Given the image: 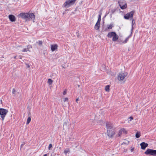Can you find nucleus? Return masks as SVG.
<instances>
[{
    "instance_id": "obj_1",
    "label": "nucleus",
    "mask_w": 156,
    "mask_h": 156,
    "mask_svg": "<svg viewBox=\"0 0 156 156\" xmlns=\"http://www.w3.org/2000/svg\"><path fill=\"white\" fill-rule=\"evenodd\" d=\"M20 16L21 18L25 20L26 21H28L30 20L34 21L35 19V15L33 13H22L20 14Z\"/></svg>"
},
{
    "instance_id": "obj_2",
    "label": "nucleus",
    "mask_w": 156,
    "mask_h": 156,
    "mask_svg": "<svg viewBox=\"0 0 156 156\" xmlns=\"http://www.w3.org/2000/svg\"><path fill=\"white\" fill-rule=\"evenodd\" d=\"M76 0H66L63 5V7L68 8L74 5Z\"/></svg>"
},
{
    "instance_id": "obj_3",
    "label": "nucleus",
    "mask_w": 156,
    "mask_h": 156,
    "mask_svg": "<svg viewBox=\"0 0 156 156\" xmlns=\"http://www.w3.org/2000/svg\"><path fill=\"white\" fill-rule=\"evenodd\" d=\"M8 112L7 110L3 108H0V115L2 120H4Z\"/></svg>"
},
{
    "instance_id": "obj_4",
    "label": "nucleus",
    "mask_w": 156,
    "mask_h": 156,
    "mask_svg": "<svg viewBox=\"0 0 156 156\" xmlns=\"http://www.w3.org/2000/svg\"><path fill=\"white\" fill-rule=\"evenodd\" d=\"M144 154L146 155L155 156H156V150L148 149L145 151Z\"/></svg>"
},
{
    "instance_id": "obj_5",
    "label": "nucleus",
    "mask_w": 156,
    "mask_h": 156,
    "mask_svg": "<svg viewBox=\"0 0 156 156\" xmlns=\"http://www.w3.org/2000/svg\"><path fill=\"white\" fill-rule=\"evenodd\" d=\"M127 75L126 72H121L119 73L118 75V79L119 80H123Z\"/></svg>"
},
{
    "instance_id": "obj_6",
    "label": "nucleus",
    "mask_w": 156,
    "mask_h": 156,
    "mask_svg": "<svg viewBox=\"0 0 156 156\" xmlns=\"http://www.w3.org/2000/svg\"><path fill=\"white\" fill-rule=\"evenodd\" d=\"M134 13V12L132 11L129 13L126 14L124 16L125 19L128 20L129 18H133Z\"/></svg>"
},
{
    "instance_id": "obj_7",
    "label": "nucleus",
    "mask_w": 156,
    "mask_h": 156,
    "mask_svg": "<svg viewBox=\"0 0 156 156\" xmlns=\"http://www.w3.org/2000/svg\"><path fill=\"white\" fill-rule=\"evenodd\" d=\"M106 127L107 131L114 129H113V125L112 123L109 122H107L106 124Z\"/></svg>"
},
{
    "instance_id": "obj_8",
    "label": "nucleus",
    "mask_w": 156,
    "mask_h": 156,
    "mask_svg": "<svg viewBox=\"0 0 156 156\" xmlns=\"http://www.w3.org/2000/svg\"><path fill=\"white\" fill-rule=\"evenodd\" d=\"M17 48L19 50H20L23 52H26L28 51H30L29 50V49L30 48H31V47L30 46H27V48H25L24 49H22V47L21 46H18Z\"/></svg>"
},
{
    "instance_id": "obj_9",
    "label": "nucleus",
    "mask_w": 156,
    "mask_h": 156,
    "mask_svg": "<svg viewBox=\"0 0 156 156\" xmlns=\"http://www.w3.org/2000/svg\"><path fill=\"white\" fill-rule=\"evenodd\" d=\"M122 133L126 134L127 133V132L124 129H121L119 130L118 134L116 135V137L120 136Z\"/></svg>"
},
{
    "instance_id": "obj_10",
    "label": "nucleus",
    "mask_w": 156,
    "mask_h": 156,
    "mask_svg": "<svg viewBox=\"0 0 156 156\" xmlns=\"http://www.w3.org/2000/svg\"><path fill=\"white\" fill-rule=\"evenodd\" d=\"M115 133L114 130H110L109 131H107V135L109 137L111 138L114 135Z\"/></svg>"
},
{
    "instance_id": "obj_11",
    "label": "nucleus",
    "mask_w": 156,
    "mask_h": 156,
    "mask_svg": "<svg viewBox=\"0 0 156 156\" xmlns=\"http://www.w3.org/2000/svg\"><path fill=\"white\" fill-rule=\"evenodd\" d=\"M141 148L143 150H144L148 146V144L144 142H143L140 144Z\"/></svg>"
},
{
    "instance_id": "obj_12",
    "label": "nucleus",
    "mask_w": 156,
    "mask_h": 156,
    "mask_svg": "<svg viewBox=\"0 0 156 156\" xmlns=\"http://www.w3.org/2000/svg\"><path fill=\"white\" fill-rule=\"evenodd\" d=\"M58 45L56 44H51V51H53L57 49Z\"/></svg>"
},
{
    "instance_id": "obj_13",
    "label": "nucleus",
    "mask_w": 156,
    "mask_h": 156,
    "mask_svg": "<svg viewBox=\"0 0 156 156\" xmlns=\"http://www.w3.org/2000/svg\"><path fill=\"white\" fill-rule=\"evenodd\" d=\"M9 18L11 22H14L16 21V18L15 16L12 15H9Z\"/></svg>"
},
{
    "instance_id": "obj_14",
    "label": "nucleus",
    "mask_w": 156,
    "mask_h": 156,
    "mask_svg": "<svg viewBox=\"0 0 156 156\" xmlns=\"http://www.w3.org/2000/svg\"><path fill=\"white\" fill-rule=\"evenodd\" d=\"M100 23L97 22L96 23L95 26H94V28L96 30H98L99 29L100 27Z\"/></svg>"
},
{
    "instance_id": "obj_15",
    "label": "nucleus",
    "mask_w": 156,
    "mask_h": 156,
    "mask_svg": "<svg viewBox=\"0 0 156 156\" xmlns=\"http://www.w3.org/2000/svg\"><path fill=\"white\" fill-rule=\"evenodd\" d=\"M118 38L119 37L118 35H117L116 33H115L112 39V41H116L118 39Z\"/></svg>"
},
{
    "instance_id": "obj_16",
    "label": "nucleus",
    "mask_w": 156,
    "mask_h": 156,
    "mask_svg": "<svg viewBox=\"0 0 156 156\" xmlns=\"http://www.w3.org/2000/svg\"><path fill=\"white\" fill-rule=\"evenodd\" d=\"M115 33V32H109L107 36L109 38H111L112 37H113Z\"/></svg>"
},
{
    "instance_id": "obj_17",
    "label": "nucleus",
    "mask_w": 156,
    "mask_h": 156,
    "mask_svg": "<svg viewBox=\"0 0 156 156\" xmlns=\"http://www.w3.org/2000/svg\"><path fill=\"white\" fill-rule=\"evenodd\" d=\"M126 4L125 3V2H124V5H120V7L122 9H126Z\"/></svg>"
},
{
    "instance_id": "obj_18",
    "label": "nucleus",
    "mask_w": 156,
    "mask_h": 156,
    "mask_svg": "<svg viewBox=\"0 0 156 156\" xmlns=\"http://www.w3.org/2000/svg\"><path fill=\"white\" fill-rule=\"evenodd\" d=\"M70 152L69 149L66 148L65 150L64 151V153L65 155H66L67 153H69Z\"/></svg>"
},
{
    "instance_id": "obj_19",
    "label": "nucleus",
    "mask_w": 156,
    "mask_h": 156,
    "mask_svg": "<svg viewBox=\"0 0 156 156\" xmlns=\"http://www.w3.org/2000/svg\"><path fill=\"white\" fill-rule=\"evenodd\" d=\"M130 35L129 36L126 38V39H125V41H123V43H124V44L126 43L129 40V37H130Z\"/></svg>"
},
{
    "instance_id": "obj_20",
    "label": "nucleus",
    "mask_w": 156,
    "mask_h": 156,
    "mask_svg": "<svg viewBox=\"0 0 156 156\" xmlns=\"http://www.w3.org/2000/svg\"><path fill=\"white\" fill-rule=\"evenodd\" d=\"M109 87L110 86L109 85H107L105 87V90L106 91L108 92L109 90Z\"/></svg>"
},
{
    "instance_id": "obj_21",
    "label": "nucleus",
    "mask_w": 156,
    "mask_h": 156,
    "mask_svg": "<svg viewBox=\"0 0 156 156\" xmlns=\"http://www.w3.org/2000/svg\"><path fill=\"white\" fill-rule=\"evenodd\" d=\"M31 121V118L30 117H28L27 118L26 124L27 125Z\"/></svg>"
},
{
    "instance_id": "obj_22",
    "label": "nucleus",
    "mask_w": 156,
    "mask_h": 156,
    "mask_svg": "<svg viewBox=\"0 0 156 156\" xmlns=\"http://www.w3.org/2000/svg\"><path fill=\"white\" fill-rule=\"evenodd\" d=\"M53 82V81L52 80L50 79H49L48 80V83L49 84L51 85L52 84Z\"/></svg>"
},
{
    "instance_id": "obj_23",
    "label": "nucleus",
    "mask_w": 156,
    "mask_h": 156,
    "mask_svg": "<svg viewBox=\"0 0 156 156\" xmlns=\"http://www.w3.org/2000/svg\"><path fill=\"white\" fill-rule=\"evenodd\" d=\"M113 27V25L112 24H110L109 25L107 26V28L108 29H111Z\"/></svg>"
},
{
    "instance_id": "obj_24",
    "label": "nucleus",
    "mask_w": 156,
    "mask_h": 156,
    "mask_svg": "<svg viewBox=\"0 0 156 156\" xmlns=\"http://www.w3.org/2000/svg\"><path fill=\"white\" fill-rule=\"evenodd\" d=\"M140 136V133L137 132L136 134V138H139Z\"/></svg>"
},
{
    "instance_id": "obj_25",
    "label": "nucleus",
    "mask_w": 156,
    "mask_h": 156,
    "mask_svg": "<svg viewBox=\"0 0 156 156\" xmlns=\"http://www.w3.org/2000/svg\"><path fill=\"white\" fill-rule=\"evenodd\" d=\"M101 14H100L99 15V16H98V20L97 21V22H98L100 23L101 21Z\"/></svg>"
},
{
    "instance_id": "obj_26",
    "label": "nucleus",
    "mask_w": 156,
    "mask_h": 156,
    "mask_svg": "<svg viewBox=\"0 0 156 156\" xmlns=\"http://www.w3.org/2000/svg\"><path fill=\"white\" fill-rule=\"evenodd\" d=\"M36 43L38 44L39 45H41L42 44V41H39L36 42Z\"/></svg>"
},
{
    "instance_id": "obj_27",
    "label": "nucleus",
    "mask_w": 156,
    "mask_h": 156,
    "mask_svg": "<svg viewBox=\"0 0 156 156\" xmlns=\"http://www.w3.org/2000/svg\"><path fill=\"white\" fill-rule=\"evenodd\" d=\"M121 2V1H119V6H120V5H124V2Z\"/></svg>"
},
{
    "instance_id": "obj_28",
    "label": "nucleus",
    "mask_w": 156,
    "mask_h": 156,
    "mask_svg": "<svg viewBox=\"0 0 156 156\" xmlns=\"http://www.w3.org/2000/svg\"><path fill=\"white\" fill-rule=\"evenodd\" d=\"M115 11V9H111V15H112V14H113Z\"/></svg>"
},
{
    "instance_id": "obj_29",
    "label": "nucleus",
    "mask_w": 156,
    "mask_h": 156,
    "mask_svg": "<svg viewBox=\"0 0 156 156\" xmlns=\"http://www.w3.org/2000/svg\"><path fill=\"white\" fill-rule=\"evenodd\" d=\"M52 147V144H50L49 145V146H48V149L49 150H50L51 149V147Z\"/></svg>"
},
{
    "instance_id": "obj_30",
    "label": "nucleus",
    "mask_w": 156,
    "mask_h": 156,
    "mask_svg": "<svg viewBox=\"0 0 156 156\" xmlns=\"http://www.w3.org/2000/svg\"><path fill=\"white\" fill-rule=\"evenodd\" d=\"M68 98H66L64 99V102H66V101H68Z\"/></svg>"
},
{
    "instance_id": "obj_31",
    "label": "nucleus",
    "mask_w": 156,
    "mask_h": 156,
    "mask_svg": "<svg viewBox=\"0 0 156 156\" xmlns=\"http://www.w3.org/2000/svg\"><path fill=\"white\" fill-rule=\"evenodd\" d=\"M15 92H16V91H15V90L14 89H13L12 90V94H14Z\"/></svg>"
},
{
    "instance_id": "obj_32",
    "label": "nucleus",
    "mask_w": 156,
    "mask_h": 156,
    "mask_svg": "<svg viewBox=\"0 0 156 156\" xmlns=\"http://www.w3.org/2000/svg\"><path fill=\"white\" fill-rule=\"evenodd\" d=\"M63 94L65 95L66 94V90L64 91L63 92Z\"/></svg>"
},
{
    "instance_id": "obj_33",
    "label": "nucleus",
    "mask_w": 156,
    "mask_h": 156,
    "mask_svg": "<svg viewBox=\"0 0 156 156\" xmlns=\"http://www.w3.org/2000/svg\"><path fill=\"white\" fill-rule=\"evenodd\" d=\"M134 21V20L133 19H132V26H133V24H134V23H133V22Z\"/></svg>"
},
{
    "instance_id": "obj_34",
    "label": "nucleus",
    "mask_w": 156,
    "mask_h": 156,
    "mask_svg": "<svg viewBox=\"0 0 156 156\" xmlns=\"http://www.w3.org/2000/svg\"><path fill=\"white\" fill-rule=\"evenodd\" d=\"M67 123L66 122H65L63 124V126H66L67 125Z\"/></svg>"
},
{
    "instance_id": "obj_35",
    "label": "nucleus",
    "mask_w": 156,
    "mask_h": 156,
    "mask_svg": "<svg viewBox=\"0 0 156 156\" xmlns=\"http://www.w3.org/2000/svg\"><path fill=\"white\" fill-rule=\"evenodd\" d=\"M129 119H130V120H131L132 119H133V118L132 116H130L129 117Z\"/></svg>"
},
{
    "instance_id": "obj_36",
    "label": "nucleus",
    "mask_w": 156,
    "mask_h": 156,
    "mask_svg": "<svg viewBox=\"0 0 156 156\" xmlns=\"http://www.w3.org/2000/svg\"><path fill=\"white\" fill-rule=\"evenodd\" d=\"M24 145V144H21V148H22V147Z\"/></svg>"
},
{
    "instance_id": "obj_37",
    "label": "nucleus",
    "mask_w": 156,
    "mask_h": 156,
    "mask_svg": "<svg viewBox=\"0 0 156 156\" xmlns=\"http://www.w3.org/2000/svg\"><path fill=\"white\" fill-rule=\"evenodd\" d=\"M78 99H78V98H76V102H77V101L78 100Z\"/></svg>"
},
{
    "instance_id": "obj_38",
    "label": "nucleus",
    "mask_w": 156,
    "mask_h": 156,
    "mask_svg": "<svg viewBox=\"0 0 156 156\" xmlns=\"http://www.w3.org/2000/svg\"><path fill=\"white\" fill-rule=\"evenodd\" d=\"M47 156V154H44L43 156Z\"/></svg>"
},
{
    "instance_id": "obj_39",
    "label": "nucleus",
    "mask_w": 156,
    "mask_h": 156,
    "mask_svg": "<svg viewBox=\"0 0 156 156\" xmlns=\"http://www.w3.org/2000/svg\"><path fill=\"white\" fill-rule=\"evenodd\" d=\"M16 56H14V58H16Z\"/></svg>"
}]
</instances>
